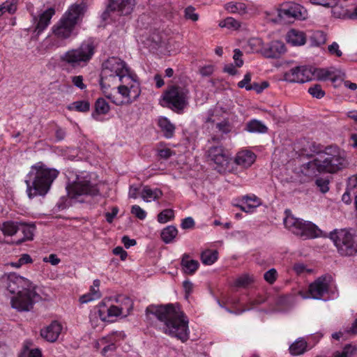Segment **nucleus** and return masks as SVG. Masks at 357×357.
I'll list each match as a JSON object with an SVG mask.
<instances>
[{
	"label": "nucleus",
	"mask_w": 357,
	"mask_h": 357,
	"mask_svg": "<svg viewBox=\"0 0 357 357\" xmlns=\"http://www.w3.org/2000/svg\"><path fill=\"white\" fill-rule=\"evenodd\" d=\"M154 316L161 324L162 332L171 337H176L183 342L188 338V319L175 304L155 305H151L146 309L147 319Z\"/></svg>",
	"instance_id": "1"
},
{
	"label": "nucleus",
	"mask_w": 357,
	"mask_h": 357,
	"mask_svg": "<svg viewBox=\"0 0 357 357\" xmlns=\"http://www.w3.org/2000/svg\"><path fill=\"white\" fill-rule=\"evenodd\" d=\"M59 171L49 168L42 162H38L31 167L26 180V192L29 199L36 196H45L50 190L54 181L59 175Z\"/></svg>",
	"instance_id": "2"
},
{
	"label": "nucleus",
	"mask_w": 357,
	"mask_h": 357,
	"mask_svg": "<svg viewBox=\"0 0 357 357\" xmlns=\"http://www.w3.org/2000/svg\"><path fill=\"white\" fill-rule=\"evenodd\" d=\"M86 5L83 1L71 5L61 19L52 27V32L59 40L70 38L74 33L75 26L82 20Z\"/></svg>",
	"instance_id": "3"
},
{
	"label": "nucleus",
	"mask_w": 357,
	"mask_h": 357,
	"mask_svg": "<svg viewBox=\"0 0 357 357\" xmlns=\"http://www.w3.org/2000/svg\"><path fill=\"white\" fill-rule=\"evenodd\" d=\"M311 166L318 167V173H336L348 165L344 151L337 146H329L318 153Z\"/></svg>",
	"instance_id": "4"
},
{
	"label": "nucleus",
	"mask_w": 357,
	"mask_h": 357,
	"mask_svg": "<svg viewBox=\"0 0 357 357\" xmlns=\"http://www.w3.org/2000/svg\"><path fill=\"white\" fill-rule=\"evenodd\" d=\"M117 93L108 94L106 97L116 105H129L135 101L141 93L139 83L136 75L130 70L128 74L120 76V84Z\"/></svg>",
	"instance_id": "5"
},
{
	"label": "nucleus",
	"mask_w": 357,
	"mask_h": 357,
	"mask_svg": "<svg viewBox=\"0 0 357 357\" xmlns=\"http://www.w3.org/2000/svg\"><path fill=\"white\" fill-rule=\"evenodd\" d=\"M285 213L284 227L294 234L304 240L319 236V229L314 224L294 217L289 210L285 211Z\"/></svg>",
	"instance_id": "6"
},
{
	"label": "nucleus",
	"mask_w": 357,
	"mask_h": 357,
	"mask_svg": "<svg viewBox=\"0 0 357 357\" xmlns=\"http://www.w3.org/2000/svg\"><path fill=\"white\" fill-rule=\"evenodd\" d=\"M94 54V47L92 43H83L75 49H71L61 56V62L73 68L83 67L91 60Z\"/></svg>",
	"instance_id": "7"
},
{
	"label": "nucleus",
	"mask_w": 357,
	"mask_h": 357,
	"mask_svg": "<svg viewBox=\"0 0 357 357\" xmlns=\"http://www.w3.org/2000/svg\"><path fill=\"white\" fill-rule=\"evenodd\" d=\"M337 252L342 256L351 257L357 254V237L347 229L335 230L330 234Z\"/></svg>",
	"instance_id": "8"
},
{
	"label": "nucleus",
	"mask_w": 357,
	"mask_h": 357,
	"mask_svg": "<svg viewBox=\"0 0 357 357\" xmlns=\"http://www.w3.org/2000/svg\"><path fill=\"white\" fill-rule=\"evenodd\" d=\"M188 89L174 86L164 93L162 100L173 111L180 112L188 105Z\"/></svg>",
	"instance_id": "9"
},
{
	"label": "nucleus",
	"mask_w": 357,
	"mask_h": 357,
	"mask_svg": "<svg viewBox=\"0 0 357 357\" xmlns=\"http://www.w3.org/2000/svg\"><path fill=\"white\" fill-rule=\"evenodd\" d=\"M26 289L22 290L16 296L11 298V305L18 311H29L33 307V303L40 298L36 292L34 285Z\"/></svg>",
	"instance_id": "10"
},
{
	"label": "nucleus",
	"mask_w": 357,
	"mask_h": 357,
	"mask_svg": "<svg viewBox=\"0 0 357 357\" xmlns=\"http://www.w3.org/2000/svg\"><path fill=\"white\" fill-rule=\"evenodd\" d=\"M66 188L68 196L73 199L85 195H95L98 192L96 185H92L88 180L79 178Z\"/></svg>",
	"instance_id": "11"
},
{
	"label": "nucleus",
	"mask_w": 357,
	"mask_h": 357,
	"mask_svg": "<svg viewBox=\"0 0 357 357\" xmlns=\"http://www.w3.org/2000/svg\"><path fill=\"white\" fill-rule=\"evenodd\" d=\"M2 280L5 283L7 289L11 294H18L19 291L29 289V287L33 286L29 280L16 274H10L8 276H5L2 278Z\"/></svg>",
	"instance_id": "12"
},
{
	"label": "nucleus",
	"mask_w": 357,
	"mask_h": 357,
	"mask_svg": "<svg viewBox=\"0 0 357 357\" xmlns=\"http://www.w3.org/2000/svg\"><path fill=\"white\" fill-rule=\"evenodd\" d=\"M313 73L305 66L291 68L284 74V80L289 82L304 83L312 79Z\"/></svg>",
	"instance_id": "13"
},
{
	"label": "nucleus",
	"mask_w": 357,
	"mask_h": 357,
	"mask_svg": "<svg viewBox=\"0 0 357 357\" xmlns=\"http://www.w3.org/2000/svg\"><path fill=\"white\" fill-rule=\"evenodd\" d=\"M102 71H107L109 73L123 76L128 73L130 70L126 63L118 57H110L102 63Z\"/></svg>",
	"instance_id": "14"
},
{
	"label": "nucleus",
	"mask_w": 357,
	"mask_h": 357,
	"mask_svg": "<svg viewBox=\"0 0 357 357\" xmlns=\"http://www.w3.org/2000/svg\"><path fill=\"white\" fill-rule=\"evenodd\" d=\"M328 288L329 280L326 276H321L310 284L308 291L311 298L321 299L328 293Z\"/></svg>",
	"instance_id": "15"
},
{
	"label": "nucleus",
	"mask_w": 357,
	"mask_h": 357,
	"mask_svg": "<svg viewBox=\"0 0 357 357\" xmlns=\"http://www.w3.org/2000/svg\"><path fill=\"white\" fill-rule=\"evenodd\" d=\"M307 15L306 10L300 4L290 3L279 10L280 17L305 19Z\"/></svg>",
	"instance_id": "16"
},
{
	"label": "nucleus",
	"mask_w": 357,
	"mask_h": 357,
	"mask_svg": "<svg viewBox=\"0 0 357 357\" xmlns=\"http://www.w3.org/2000/svg\"><path fill=\"white\" fill-rule=\"evenodd\" d=\"M208 157L215 164L223 167L228 163L229 155L221 145L213 146L208 150Z\"/></svg>",
	"instance_id": "17"
},
{
	"label": "nucleus",
	"mask_w": 357,
	"mask_h": 357,
	"mask_svg": "<svg viewBox=\"0 0 357 357\" xmlns=\"http://www.w3.org/2000/svg\"><path fill=\"white\" fill-rule=\"evenodd\" d=\"M120 82V76L108 73L107 71L101 72L100 84L104 94H112L109 92V89L117 88V84Z\"/></svg>",
	"instance_id": "18"
},
{
	"label": "nucleus",
	"mask_w": 357,
	"mask_h": 357,
	"mask_svg": "<svg viewBox=\"0 0 357 357\" xmlns=\"http://www.w3.org/2000/svg\"><path fill=\"white\" fill-rule=\"evenodd\" d=\"M286 51L284 44L279 40L270 43L263 47L261 54L266 58H278Z\"/></svg>",
	"instance_id": "19"
},
{
	"label": "nucleus",
	"mask_w": 357,
	"mask_h": 357,
	"mask_svg": "<svg viewBox=\"0 0 357 357\" xmlns=\"http://www.w3.org/2000/svg\"><path fill=\"white\" fill-rule=\"evenodd\" d=\"M135 3L136 0H111L109 6L112 10L127 15L132 13Z\"/></svg>",
	"instance_id": "20"
},
{
	"label": "nucleus",
	"mask_w": 357,
	"mask_h": 357,
	"mask_svg": "<svg viewBox=\"0 0 357 357\" xmlns=\"http://www.w3.org/2000/svg\"><path fill=\"white\" fill-rule=\"evenodd\" d=\"M62 330L61 325L57 321H52L48 326L40 331V335L47 341L55 342Z\"/></svg>",
	"instance_id": "21"
},
{
	"label": "nucleus",
	"mask_w": 357,
	"mask_h": 357,
	"mask_svg": "<svg viewBox=\"0 0 357 357\" xmlns=\"http://www.w3.org/2000/svg\"><path fill=\"white\" fill-rule=\"evenodd\" d=\"M256 155L254 153L248 150H243L236 154L234 162L236 165L243 167H250L255 161Z\"/></svg>",
	"instance_id": "22"
},
{
	"label": "nucleus",
	"mask_w": 357,
	"mask_h": 357,
	"mask_svg": "<svg viewBox=\"0 0 357 357\" xmlns=\"http://www.w3.org/2000/svg\"><path fill=\"white\" fill-rule=\"evenodd\" d=\"M100 284V281L99 280H95L93 282V285L90 287L89 291L82 296L79 298V301L82 303H86L99 299L101 297V293L99 290Z\"/></svg>",
	"instance_id": "23"
},
{
	"label": "nucleus",
	"mask_w": 357,
	"mask_h": 357,
	"mask_svg": "<svg viewBox=\"0 0 357 357\" xmlns=\"http://www.w3.org/2000/svg\"><path fill=\"white\" fill-rule=\"evenodd\" d=\"M287 40L294 46H300L305 43L306 36L303 31L292 29L287 34Z\"/></svg>",
	"instance_id": "24"
},
{
	"label": "nucleus",
	"mask_w": 357,
	"mask_h": 357,
	"mask_svg": "<svg viewBox=\"0 0 357 357\" xmlns=\"http://www.w3.org/2000/svg\"><path fill=\"white\" fill-rule=\"evenodd\" d=\"M243 202V204L240 205L239 208L245 213L252 212L255 208L261 204L260 199L254 195L244 196Z\"/></svg>",
	"instance_id": "25"
},
{
	"label": "nucleus",
	"mask_w": 357,
	"mask_h": 357,
	"mask_svg": "<svg viewBox=\"0 0 357 357\" xmlns=\"http://www.w3.org/2000/svg\"><path fill=\"white\" fill-rule=\"evenodd\" d=\"M55 14V10L50 8L44 11L39 17V20L36 24V30L38 33L43 31L50 24L51 18Z\"/></svg>",
	"instance_id": "26"
},
{
	"label": "nucleus",
	"mask_w": 357,
	"mask_h": 357,
	"mask_svg": "<svg viewBox=\"0 0 357 357\" xmlns=\"http://www.w3.org/2000/svg\"><path fill=\"white\" fill-rule=\"evenodd\" d=\"M181 264L184 273L188 275H192L199 268V262L197 260L191 259L188 254L183 255Z\"/></svg>",
	"instance_id": "27"
},
{
	"label": "nucleus",
	"mask_w": 357,
	"mask_h": 357,
	"mask_svg": "<svg viewBox=\"0 0 357 357\" xmlns=\"http://www.w3.org/2000/svg\"><path fill=\"white\" fill-rule=\"evenodd\" d=\"M20 222L8 220L0 224V230L4 236H13L20 229Z\"/></svg>",
	"instance_id": "28"
},
{
	"label": "nucleus",
	"mask_w": 357,
	"mask_h": 357,
	"mask_svg": "<svg viewBox=\"0 0 357 357\" xmlns=\"http://www.w3.org/2000/svg\"><path fill=\"white\" fill-rule=\"evenodd\" d=\"M307 343L303 338H299L289 347V352L292 356H300L307 350Z\"/></svg>",
	"instance_id": "29"
},
{
	"label": "nucleus",
	"mask_w": 357,
	"mask_h": 357,
	"mask_svg": "<svg viewBox=\"0 0 357 357\" xmlns=\"http://www.w3.org/2000/svg\"><path fill=\"white\" fill-rule=\"evenodd\" d=\"M337 1L335 0L334 5L331 6L333 16L338 19H351V13L343 6L339 5Z\"/></svg>",
	"instance_id": "30"
},
{
	"label": "nucleus",
	"mask_w": 357,
	"mask_h": 357,
	"mask_svg": "<svg viewBox=\"0 0 357 357\" xmlns=\"http://www.w3.org/2000/svg\"><path fill=\"white\" fill-rule=\"evenodd\" d=\"M36 227L33 225H28L24 222H20L19 231H21L24 234L22 239L19 240L17 243L20 244L26 241H31L34 234Z\"/></svg>",
	"instance_id": "31"
},
{
	"label": "nucleus",
	"mask_w": 357,
	"mask_h": 357,
	"mask_svg": "<svg viewBox=\"0 0 357 357\" xmlns=\"http://www.w3.org/2000/svg\"><path fill=\"white\" fill-rule=\"evenodd\" d=\"M225 8L230 13L243 15L247 13V6L242 2H229L225 4Z\"/></svg>",
	"instance_id": "32"
},
{
	"label": "nucleus",
	"mask_w": 357,
	"mask_h": 357,
	"mask_svg": "<svg viewBox=\"0 0 357 357\" xmlns=\"http://www.w3.org/2000/svg\"><path fill=\"white\" fill-rule=\"evenodd\" d=\"M125 300L127 303V306L126 307H117L115 305H112L111 307H107L109 319H110V318H112V317H115L122 314L123 311H124L125 310H126L128 313L130 312V310H132V301L128 297L125 298Z\"/></svg>",
	"instance_id": "33"
},
{
	"label": "nucleus",
	"mask_w": 357,
	"mask_h": 357,
	"mask_svg": "<svg viewBox=\"0 0 357 357\" xmlns=\"http://www.w3.org/2000/svg\"><path fill=\"white\" fill-rule=\"evenodd\" d=\"M158 125L167 138H170L173 136L175 127L167 118L162 117L159 119Z\"/></svg>",
	"instance_id": "34"
},
{
	"label": "nucleus",
	"mask_w": 357,
	"mask_h": 357,
	"mask_svg": "<svg viewBox=\"0 0 357 357\" xmlns=\"http://www.w3.org/2000/svg\"><path fill=\"white\" fill-rule=\"evenodd\" d=\"M162 195V192L160 190H152L147 187H145L142 192V197L146 202H149L151 200L157 199L160 198Z\"/></svg>",
	"instance_id": "35"
},
{
	"label": "nucleus",
	"mask_w": 357,
	"mask_h": 357,
	"mask_svg": "<svg viewBox=\"0 0 357 357\" xmlns=\"http://www.w3.org/2000/svg\"><path fill=\"white\" fill-rule=\"evenodd\" d=\"M245 50L248 53H256L261 52L263 50L262 47V40L258 38H253L250 39L246 44Z\"/></svg>",
	"instance_id": "36"
},
{
	"label": "nucleus",
	"mask_w": 357,
	"mask_h": 357,
	"mask_svg": "<svg viewBox=\"0 0 357 357\" xmlns=\"http://www.w3.org/2000/svg\"><path fill=\"white\" fill-rule=\"evenodd\" d=\"M178 230L172 225L165 227L161 232V238L166 243H171L177 236Z\"/></svg>",
	"instance_id": "37"
},
{
	"label": "nucleus",
	"mask_w": 357,
	"mask_h": 357,
	"mask_svg": "<svg viewBox=\"0 0 357 357\" xmlns=\"http://www.w3.org/2000/svg\"><path fill=\"white\" fill-rule=\"evenodd\" d=\"M218 255L216 250H206L201 254L202 262L205 265H211L218 259Z\"/></svg>",
	"instance_id": "38"
},
{
	"label": "nucleus",
	"mask_w": 357,
	"mask_h": 357,
	"mask_svg": "<svg viewBox=\"0 0 357 357\" xmlns=\"http://www.w3.org/2000/svg\"><path fill=\"white\" fill-rule=\"evenodd\" d=\"M110 109L109 105L107 102L102 98H99L96 100L95 103V113L92 115L95 117L96 114H106Z\"/></svg>",
	"instance_id": "39"
},
{
	"label": "nucleus",
	"mask_w": 357,
	"mask_h": 357,
	"mask_svg": "<svg viewBox=\"0 0 357 357\" xmlns=\"http://www.w3.org/2000/svg\"><path fill=\"white\" fill-rule=\"evenodd\" d=\"M17 8V0H6L0 5V17L4 13L13 14L16 12Z\"/></svg>",
	"instance_id": "40"
},
{
	"label": "nucleus",
	"mask_w": 357,
	"mask_h": 357,
	"mask_svg": "<svg viewBox=\"0 0 357 357\" xmlns=\"http://www.w3.org/2000/svg\"><path fill=\"white\" fill-rule=\"evenodd\" d=\"M67 109L70 111L75 110L79 112H86L90 109V103L87 100H78L70 104Z\"/></svg>",
	"instance_id": "41"
},
{
	"label": "nucleus",
	"mask_w": 357,
	"mask_h": 357,
	"mask_svg": "<svg viewBox=\"0 0 357 357\" xmlns=\"http://www.w3.org/2000/svg\"><path fill=\"white\" fill-rule=\"evenodd\" d=\"M247 130L250 132L264 133L267 131V128L261 121L252 120L247 124Z\"/></svg>",
	"instance_id": "42"
},
{
	"label": "nucleus",
	"mask_w": 357,
	"mask_h": 357,
	"mask_svg": "<svg viewBox=\"0 0 357 357\" xmlns=\"http://www.w3.org/2000/svg\"><path fill=\"white\" fill-rule=\"evenodd\" d=\"M326 41V35L321 31H314L310 37V43L313 46H319Z\"/></svg>",
	"instance_id": "43"
},
{
	"label": "nucleus",
	"mask_w": 357,
	"mask_h": 357,
	"mask_svg": "<svg viewBox=\"0 0 357 357\" xmlns=\"http://www.w3.org/2000/svg\"><path fill=\"white\" fill-rule=\"evenodd\" d=\"M219 26L221 27H225L229 29L237 30L241 26V23L238 20L233 17H229L222 21H220Z\"/></svg>",
	"instance_id": "44"
},
{
	"label": "nucleus",
	"mask_w": 357,
	"mask_h": 357,
	"mask_svg": "<svg viewBox=\"0 0 357 357\" xmlns=\"http://www.w3.org/2000/svg\"><path fill=\"white\" fill-rule=\"evenodd\" d=\"M357 347L351 345L347 344L341 352H337L334 357H353L356 354Z\"/></svg>",
	"instance_id": "45"
},
{
	"label": "nucleus",
	"mask_w": 357,
	"mask_h": 357,
	"mask_svg": "<svg viewBox=\"0 0 357 357\" xmlns=\"http://www.w3.org/2000/svg\"><path fill=\"white\" fill-rule=\"evenodd\" d=\"M254 282V278L248 274H244L238 278L234 282V285L238 287H245Z\"/></svg>",
	"instance_id": "46"
},
{
	"label": "nucleus",
	"mask_w": 357,
	"mask_h": 357,
	"mask_svg": "<svg viewBox=\"0 0 357 357\" xmlns=\"http://www.w3.org/2000/svg\"><path fill=\"white\" fill-rule=\"evenodd\" d=\"M314 159L306 164H304L301 167L302 173L309 177L314 176L318 172V167L311 166V163H314Z\"/></svg>",
	"instance_id": "47"
},
{
	"label": "nucleus",
	"mask_w": 357,
	"mask_h": 357,
	"mask_svg": "<svg viewBox=\"0 0 357 357\" xmlns=\"http://www.w3.org/2000/svg\"><path fill=\"white\" fill-rule=\"evenodd\" d=\"M174 217V212L172 209H165L158 215V221L160 223H166L172 220Z\"/></svg>",
	"instance_id": "48"
},
{
	"label": "nucleus",
	"mask_w": 357,
	"mask_h": 357,
	"mask_svg": "<svg viewBox=\"0 0 357 357\" xmlns=\"http://www.w3.org/2000/svg\"><path fill=\"white\" fill-rule=\"evenodd\" d=\"M31 345L32 343L29 341L25 342L24 345V351H28V357H41V351L38 348L30 349Z\"/></svg>",
	"instance_id": "49"
},
{
	"label": "nucleus",
	"mask_w": 357,
	"mask_h": 357,
	"mask_svg": "<svg viewBox=\"0 0 357 357\" xmlns=\"http://www.w3.org/2000/svg\"><path fill=\"white\" fill-rule=\"evenodd\" d=\"M98 317L103 321H111V319H109L108 315V309L107 306L104 303H100L98 306Z\"/></svg>",
	"instance_id": "50"
},
{
	"label": "nucleus",
	"mask_w": 357,
	"mask_h": 357,
	"mask_svg": "<svg viewBox=\"0 0 357 357\" xmlns=\"http://www.w3.org/2000/svg\"><path fill=\"white\" fill-rule=\"evenodd\" d=\"M184 16L187 20H190L193 22H197L199 20V15L195 13V8L191 6L185 8Z\"/></svg>",
	"instance_id": "51"
},
{
	"label": "nucleus",
	"mask_w": 357,
	"mask_h": 357,
	"mask_svg": "<svg viewBox=\"0 0 357 357\" xmlns=\"http://www.w3.org/2000/svg\"><path fill=\"white\" fill-rule=\"evenodd\" d=\"M308 92L313 97L317 98H321L324 96L325 93L319 84H315L308 89Z\"/></svg>",
	"instance_id": "52"
},
{
	"label": "nucleus",
	"mask_w": 357,
	"mask_h": 357,
	"mask_svg": "<svg viewBox=\"0 0 357 357\" xmlns=\"http://www.w3.org/2000/svg\"><path fill=\"white\" fill-rule=\"evenodd\" d=\"M278 278V272L275 268H271L264 275V280L270 284H273Z\"/></svg>",
	"instance_id": "53"
},
{
	"label": "nucleus",
	"mask_w": 357,
	"mask_h": 357,
	"mask_svg": "<svg viewBox=\"0 0 357 357\" xmlns=\"http://www.w3.org/2000/svg\"><path fill=\"white\" fill-rule=\"evenodd\" d=\"M315 183L319 190L326 193L329 190V180L327 178H319L316 180Z\"/></svg>",
	"instance_id": "54"
},
{
	"label": "nucleus",
	"mask_w": 357,
	"mask_h": 357,
	"mask_svg": "<svg viewBox=\"0 0 357 357\" xmlns=\"http://www.w3.org/2000/svg\"><path fill=\"white\" fill-rule=\"evenodd\" d=\"M131 213L139 218V220H144L146 217V213L138 205H133L131 207Z\"/></svg>",
	"instance_id": "55"
},
{
	"label": "nucleus",
	"mask_w": 357,
	"mask_h": 357,
	"mask_svg": "<svg viewBox=\"0 0 357 357\" xmlns=\"http://www.w3.org/2000/svg\"><path fill=\"white\" fill-rule=\"evenodd\" d=\"M174 154L175 153L173 151L167 147L161 148L158 150V156L164 160L169 159L172 155Z\"/></svg>",
	"instance_id": "56"
},
{
	"label": "nucleus",
	"mask_w": 357,
	"mask_h": 357,
	"mask_svg": "<svg viewBox=\"0 0 357 357\" xmlns=\"http://www.w3.org/2000/svg\"><path fill=\"white\" fill-rule=\"evenodd\" d=\"M328 50L330 54L333 56L340 57L342 55V52L340 50V46L336 42H333L328 45Z\"/></svg>",
	"instance_id": "57"
},
{
	"label": "nucleus",
	"mask_w": 357,
	"mask_h": 357,
	"mask_svg": "<svg viewBox=\"0 0 357 357\" xmlns=\"http://www.w3.org/2000/svg\"><path fill=\"white\" fill-rule=\"evenodd\" d=\"M199 72L203 77H208L211 75L214 72L213 65H206L199 68Z\"/></svg>",
	"instance_id": "58"
},
{
	"label": "nucleus",
	"mask_w": 357,
	"mask_h": 357,
	"mask_svg": "<svg viewBox=\"0 0 357 357\" xmlns=\"http://www.w3.org/2000/svg\"><path fill=\"white\" fill-rule=\"evenodd\" d=\"M72 82L74 86L79 88V89H85L86 88V85L83 82V77L82 75L73 76L71 77Z\"/></svg>",
	"instance_id": "59"
},
{
	"label": "nucleus",
	"mask_w": 357,
	"mask_h": 357,
	"mask_svg": "<svg viewBox=\"0 0 357 357\" xmlns=\"http://www.w3.org/2000/svg\"><path fill=\"white\" fill-rule=\"evenodd\" d=\"M234 52V54L233 59L234 60L236 66L241 67L243 64V61L241 59V56L243 55L241 51L238 49H236Z\"/></svg>",
	"instance_id": "60"
},
{
	"label": "nucleus",
	"mask_w": 357,
	"mask_h": 357,
	"mask_svg": "<svg viewBox=\"0 0 357 357\" xmlns=\"http://www.w3.org/2000/svg\"><path fill=\"white\" fill-rule=\"evenodd\" d=\"M314 75L318 79L325 80L328 79L331 73L328 70L319 69L314 72Z\"/></svg>",
	"instance_id": "61"
},
{
	"label": "nucleus",
	"mask_w": 357,
	"mask_h": 357,
	"mask_svg": "<svg viewBox=\"0 0 357 357\" xmlns=\"http://www.w3.org/2000/svg\"><path fill=\"white\" fill-rule=\"evenodd\" d=\"M311 3L315 5L331 7L334 5L335 0H310Z\"/></svg>",
	"instance_id": "62"
},
{
	"label": "nucleus",
	"mask_w": 357,
	"mask_h": 357,
	"mask_svg": "<svg viewBox=\"0 0 357 357\" xmlns=\"http://www.w3.org/2000/svg\"><path fill=\"white\" fill-rule=\"evenodd\" d=\"M195 225V221L191 217H188L183 220L181 227L184 229L192 228Z\"/></svg>",
	"instance_id": "63"
},
{
	"label": "nucleus",
	"mask_w": 357,
	"mask_h": 357,
	"mask_svg": "<svg viewBox=\"0 0 357 357\" xmlns=\"http://www.w3.org/2000/svg\"><path fill=\"white\" fill-rule=\"evenodd\" d=\"M250 81L251 75L250 73H248L247 74L245 75L243 79L238 83V86L240 88L245 87L247 89V86H249V85L250 84Z\"/></svg>",
	"instance_id": "64"
}]
</instances>
